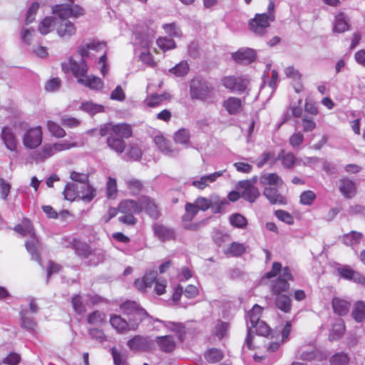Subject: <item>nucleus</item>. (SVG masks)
Masks as SVG:
<instances>
[{
  "instance_id": "1a4fd4ad",
  "label": "nucleus",
  "mask_w": 365,
  "mask_h": 365,
  "mask_svg": "<svg viewBox=\"0 0 365 365\" xmlns=\"http://www.w3.org/2000/svg\"><path fill=\"white\" fill-rule=\"evenodd\" d=\"M138 202H139L141 208V212L145 211L149 217L153 219H158L160 217L161 213L159 206L154 199L148 196L143 195L138 200Z\"/></svg>"
},
{
  "instance_id": "f3484780",
  "label": "nucleus",
  "mask_w": 365,
  "mask_h": 365,
  "mask_svg": "<svg viewBox=\"0 0 365 365\" xmlns=\"http://www.w3.org/2000/svg\"><path fill=\"white\" fill-rule=\"evenodd\" d=\"M225 171L226 170H219L210 175H203L199 180H193L192 185L198 190H203L207 187L210 183L215 182L218 178L222 176Z\"/></svg>"
},
{
  "instance_id": "37998d69",
  "label": "nucleus",
  "mask_w": 365,
  "mask_h": 365,
  "mask_svg": "<svg viewBox=\"0 0 365 365\" xmlns=\"http://www.w3.org/2000/svg\"><path fill=\"white\" fill-rule=\"evenodd\" d=\"M55 21L53 17L46 16L40 22L38 26V31L42 35L49 34L54 26Z\"/></svg>"
},
{
  "instance_id": "a211bd4d",
  "label": "nucleus",
  "mask_w": 365,
  "mask_h": 365,
  "mask_svg": "<svg viewBox=\"0 0 365 365\" xmlns=\"http://www.w3.org/2000/svg\"><path fill=\"white\" fill-rule=\"evenodd\" d=\"M274 160L281 162L284 168L287 170L292 169L294 166L299 164L300 160L298 159L292 152H286L282 150Z\"/></svg>"
},
{
  "instance_id": "a19ab883",
  "label": "nucleus",
  "mask_w": 365,
  "mask_h": 365,
  "mask_svg": "<svg viewBox=\"0 0 365 365\" xmlns=\"http://www.w3.org/2000/svg\"><path fill=\"white\" fill-rule=\"evenodd\" d=\"M173 140L177 144L180 145H190V134L187 129L180 128L177 130L173 135Z\"/></svg>"
},
{
  "instance_id": "0e129e2a",
  "label": "nucleus",
  "mask_w": 365,
  "mask_h": 365,
  "mask_svg": "<svg viewBox=\"0 0 365 365\" xmlns=\"http://www.w3.org/2000/svg\"><path fill=\"white\" fill-rule=\"evenodd\" d=\"M81 109L91 114H95L102 112L103 110V106L95 104L92 102H85L81 105Z\"/></svg>"
},
{
  "instance_id": "7ed1b4c3",
  "label": "nucleus",
  "mask_w": 365,
  "mask_h": 365,
  "mask_svg": "<svg viewBox=\"0 0 365 365\" xmlns=\"http://www.w3.org/2000/svg\"><path fill=\"white\" fill-rule=\"evenodd\" d=\"M138 200L125 199L119 202L120 216L118 221L127 226H135L138 223V218L135 214L141 213V210Z\"/></svg>"
},
{
  "instance_id": "0eeeda50",
  "label": "nucleus",
  "mask_w": 365,
  "mask_h": 365,
  "mask_svg": "<svg viewBox=\"0 0 365 365\" xmlns=\"http://www.w3.org/2000/svg\"><path fill=\"white\" fill-rule=\"evenodd\" d=\"M43 140L42 128L38 125L26 129L22 137V143L26 149L37 148Z\"/></svg>"
},
{
  "instance_id": "6e6d98bb",
  "label": "nucleus",
  "mask_w": 365,
  "mask_h": 365,
  "mask_svg": "<svg viewBox=\"0 0 365 365\" xmlns=\"http://www.w3.org/2000/svg\"><path fill=\"white\" fill-rule=\"evenodd\" d=\"M230 224L237 228L243 229L247 225V220L241 214L235 213L230 216Z\"/></svg>"
},
{
  "instance_id": "9b49d317",
  "label": "nucleus",
  "mask_w": 365,
  "mask_h": 365,
  "mask_svg": "<svg viewBox=\"0 0 365 365\" xmlns=\"http://www.w3.org/2000/svg\"><path fill=\"white\" fill-rule=\"evenodd\" d=\"M297 356L303 361L317 359L322 361L327 358V354L312 346H302L297 350Z\"/></svg>"
},
{
  "instance_id": "aec40b11",
  "label": "nucleus",
  "mask_w": 365,
  "mask_h": 365,
  "mask_svg": "<svg viewBox=\"0 0 365 365\" xmlns=\"http://www.w3.org/2000/svg\"><path fill=\"white\" fill-rule=\"evenodd\" d=\"M264 195L272 205H287V200L286 197L280 194L278 190L274 187H266L264 190Z\"/></svg>"
},
{
  "instance_id": "4468645a",
  "label": "nucleus",
  "mask_w": 365,
  "mask_h": 365,
  "mask_svg": "<svg viewBox=\"0 0 365 365\" xmlns=\"http://www.w3.org/2000/svg\"><path fill=\"white\" fill-rule=\"evenodd\" d=\"M339 190L343 197L346 199L353 198L357 193V187L356 182L344 177L339 180Z\"/></svg>"
},
{
  "instance_id": "13d9d810",
  "label": "nucleus",
  "mask_w": 365,
  "mask_h": 365,
  "mask_svg": "<svg viewBox=\"0 0 365 365\" xmlns=\"http://www.w3.org/2000/svg\"><path fill=\"white\" fill-rule=\"evenodd\" d=\"M56 153L53 146L52 144L44 145L39 152L36 155V158L40 160H44L45 159L53 155Z\"/></svg>"
},
{
  "instance_id": "338daca9",
  "label": "nucleus",
  "mask_w": 365,
  "mask_h": 365,
  "mask_svg": "<svg viewBox=\"0 0 365 365\" xmlns=\"http://www.w3.org/2000/svg\"><path fill=\"white\" fill-rule=\"evenodd\" d=\"M38 8L39 4L38 2H34L31 4L26 14V24H29L34 21Z\"/></svg>"
},
{
  "instance_id": "2eb2a0df",
  "label": "nucleus",
  "mask_w": 365,
  "mask_h": 365,
  "mask_svg": "<svg viewBox=\"0 0 365 365\" xmlns=\"http://www.w3.org/2000/svg\"><path fill=\"white\" fill-rule=\"evenodd\" d=\"M152 228L155 236L163 242L175 240V232L174 230L169 227L163 224L155 223L153 225Z\"/></svg>"
},
{
  "instance_id": "a878e982",
  "label": "nucleus",
  "mask_w": 365,
  "mask_h": 365,
  "mask_svg": "<svg viewBox=\"0 0 365 365\" xmlns=\"http://www.w3.org/2000/svg\"><path fill=\"white\" fill-rule=\"evenodd\" d=\"M337 272L344 279L352 281L359 284L362 275L350 268L347 265L341 266L337 268Z\"/></svg>"
},
{
  "instance_id": "f704fd0d",
  "label": "nucleus",
  "mask_w": 365,
  "mask_h": 365,
  "mask_svg": "<svg viewBox=\"0 0 365 365\" xmlns=\"http://www.w3.org/2000/svg\"><path fill=\"white\" fill-rule=\"evenodd\" d=\"M87 322L92 326H102L106 322V314L99 310H95L87 316Z\"/></svg>"
},
{
  "instance_id": "c756f323",
  "label": "nucleus",
  "mask_w": 365,
  "mask_h": 365,
  "mask_svg": "<svg viewBox=\"0 0 365 365\" xmlns=\"http://www.w3.org/2000/svg\"><path fill=\"white\" fill-rule=\"evenodd\" d=\"M149 317L148 312L140 307L133 316L128 317L129 324L131 326V331H136L139 324Z\"/></svg>"
},
{
  "instance_id": "4be33fe9",
  "label": "nucleus",
  "mask_w": 365,
  "mask_h": 365,
  "mask_svg": "<svg viewBox=\"0 0 365 365\" xmlns=\"http://www.w3.org/2000/svg\"><path fill=\"white\" fill-rule=\"evenodd\" d=\"M41 246V242L36 234L34 236H31L30 239L25 242L26 250L31 254L32 258L38 262L41 261V255L38 252Z\"/></svg>"
},
{
  "instance_id": "f257e3e1",
  "label": "nucleus",
  "mask_w": 365,
  "mask_h": 365,
  "mask_svg": "<svg viewBox=\"0 0 365 365\" xmlns=\"http://www.w3.org/2000/svg\"><path fill=\"white\" fill-rule=\"evenodd\" d=\"M101 136H108L106 139L107 146L118 154L123 153L126 148L124 139H128L133 135V127L127 123H107L99 128Z\"/></svg>"
},
{
  "instance_id": "c9c22d12",
  "label": "nucleus",
  "mask_w": 365,
  "mask_h": 365,
  "mask_svg": "<svg viewBox=\"0 0 365 365\" xmlns=\"http://www.w3.org/2000/svg\"><path fill=\"white\" fill-rule=\"evenodd\" d=\"M349 29V24L346 16L340 13L335 17L334 23V32L343 33Z\"/></svg>"
},
{
  "instance_id": "ea45409f",
  "label": "nucleus",
  "mask_w": 365,
  "mask_h": 365,
  "mask_svg": "<svg viewBox=\"0 0 365 365\" xmlns=\"http://www.w3.org/2000/svg\"><path fill=\"white\" fill-rule=\"evenodd\" d=\"M125 185L131 195H138L143 190V183L138 179L130 178L125 180Z\"/></svg>"
},
{
  "instance_id": "c85d7f7f",
  "label": "nucleus",
  "mask_w": 365,
  "mask_h": 365,
  "mask_svg": "<svg viewBox=\"0 0 365 365\" xmlns=\"http://www.w3.org/2000/svg\"><path fill=\"white\" fill-rule=\"evenodd\" d=\"M78 82L95 91H99L103 87V81L95 76H87L86 74L83 78L78 79Z\"/></svg>"
},
{
  "instance_id": "49530a36",
  "label": "nucleus",
  "mask_w": 365,
  "mask_h": 365,
  "mask_svg": "<svg viewBox=\"0 0 365 365\" xmlns=\"http://www.w3.org/2000/svg\"><path fill=\"white\" fill-rule=\"evenodd\" d=\"M47 128L51 135L57 138H61L66 136V133L63 128H61L58 123L52 120H48Z\"/></svg>"
},
{
  "instance_id": "473e14b6",
  "label": "nucleus",
  "mask_w": 365,
  "mask_h": 365,
  "mask_svg": "<svg viewBox=\"0 0 365 365\" xmlns=\"http://www.w3.org/2000/svg\"><path fill=\"white\" fill-rule=\"evenodd\" d=\"M331 304L334 313L340 316L346 315L350 308L349 302L338 297L333 298Z\"/></svg>"
},
{
  "instance_id": "ddd939ff",
  "label": "nucleus",
  "mask_w": 365,
  "mask_h": 365,
  "mask_svg": "<svg viewBox=\"0 0 365 365\" xmlns=\"http://www.w3.org/2000/svg\"><path fill=\"white\" fill-rule=\"evenodd\" d=\"M222 83L227 89L236 91L237 92H242L247 88L249 84V81L247 79L236 78L235 76H225L222 79Z\"/></svg>"
},
{
  "instance_id": "5fc2aeb1",
  "label": "nucleus",
  "mask_w": 365,
  "mask_h": 365,
  "mask_svg": "<svg viewBox=\"0 0 365 365\" xmlns=\"http://www.w3.org/2000/svg\"><path fill=\"white\" fill-rule=\"evenodd\" d=\"M118 195L117 181L109 177L106 183V196L108 199H115Z\"/></svg>"
},
{
  "instance_id": "e433bc0d",
  "label": "nucleus",
  "mask_w": 365,
  "mask_h": 365,
  "mask_svg": "<svg viewBox=\"0 0 365 365\" xmlns=\"http://www.w3.org/2000/svg\"><path fill=\"white\" fill-rule=\"evenodd\" d=\"M254 332L259 336H267L271 332V329L264 321H261L257 318L256 322H255L252 319V334Z\"/></svg>"
},
{
  "instance_id": "680f3d73",
  "label": "nucleus",
  "mask_w": 365,
  "mask_h": 365,
  "mask_svg": "<svg viewBox=\"0 0 365 365\" xmlns=\"http://www.w3.org/2000/svg\"><path fill=\"white\" fill-rule=\"evenodd\" d=\"M157 44L163 51L175 48V42L174 40L167 37H159L157 39Z\"/></svg>"
},
{
  "instance_id": "72a5a7b5",
  "label": "nucleus",
  "mask_w": 365,
  "mask_h": 365,
  "mask_svg": "<svg viewBox=\"0 0 365 365\" xmlns=\"http://www.w3.org/2000/svg\"><path fill=\"white\" fill-rule=\"evenodd\" d=\"M106 46V45L104 43H100L93 41L85 46H80L78 48V53L82 58H85L88 56L90 50L100 51L105 50Z\"/></svg>"
},
{
  "instance_id": "6ab92c4d",
  "label": "nucleus",
  "mask_w": 365,
  "mask_h": 365,
  "mask_svg": "<svg viewBox=\"0 0 365 365\" xmlns=\"http://www.w3.org/2000/svg\"><path fill=\"white\" fill-rule=\"evenodd\" d=\"M111 327L118 333L125 334L131 331V326L129 322L118 314H111L109 319Z\"/></svg>"
},
{
  "instance_id": "3c124183",
  "label": "nucleus",
  "mask_w": 365,
  "mask_h": 365,
  "mask_svg": "<svg viewBox=\"0 0 365 365\" xmlns=\"http://www.w3.org/2000/svg\"><path fill=\"white\" fill-rule=\"evenodd\" d=\"M141 307L134 301H126L120 305V308L123 313L128 317L133 316L136 311Z\"/></svg>"
},
{
  "instance_id": "39448f33",
  "label": "nucleus",
  "mask_w": 365,
  "mask_h": 365,
  "mask_svg": "<svg viewBox=\"0 0 365 365\" xmlns=\"http://www.w3.org/2000/svg\"><path fill=\"white\" fill-rule=\"evenodd\" d=\"M274 4L270 1L267 6V13L257 14L252 19V32L262 35L266 29L270 26V23L275 19Z\"/></svg>"
},
{
  "instance_id": "e2e57ef3",
  "label": "nucleus",
  "mask_w": 365,
  "mask_h": 365,
  "mask_svg": "<svg viewBox=\"0 0 365 365\" xmlns=\"http://www.w3.org/2000/svg\"><path fill=\"white\" fill-rule=\"evenodd\" d=\"M88 334L91 339L100 343L107 341V336L103 330L98 328H91L88 330Z\"/></svg>"
},
{
  "instance_id": "4d7b16f0",
  "label": "nucleus",
  "mask_w": 365,
  "mask_h": 365,
  "mask_svg": "<svg viewBox=\"0 0 365 365\" xmlns=\"http://www.w3.org/2000/svg\"><path fill=\"white\" fill-rule=\"evenodd\" d=\"M317 198L316 194L312 190H306L301 193L299 202L303 205H312Z\"/></svg>"
},
{
  "instance_id": "4c0bfd02",
  "label": "nucleus",
  "mask_w": 365,
  "mask_h": 365,
  "mask_svg": "<svg viewBox=\"0 0 365 365\" xmlns=\"http://www.w3.org/2000/svg\"><path fill=\"white\" fill-rule=\"evenodd\" d=\"M345 327L341 319H338L332 326V329L329 335L330 341L339 340L344 334Z\"/></svg>"
},
{
  "instance_id": "f8f14e48",
  "label": "nucleus",
  "mask_w": 365,
  "mask_h": 365,
  "mask_svg": "<svg viewBox=\"0 0 365 365\" xmlns=\"http://www.w3.org/2000/svg\"><path fill=\"white\" fill-rule=\"evenodd\" d=\"M128 348L135 351H148L152 349L153 343L147 336L135 335L128 342Z\"/></svg>"
},
{
  "instance_id": "c03bdc74",
  "label": "nucleus",
  "mask_w": 365,
  "mask_h": 365,
  "mask_svg": "<svg viewBox=\"0 0 365 365\" xmlns=\"http://www.w3.org/2000/svg\"><path fill=\"white\" fill-rule=\"evenodd\" d=\"M125 155L132 160H139L143 155V150L139 144L132 143L128 145Z\"/></svg>"
},
{
  "instance_id": "393cba45",
  "label": "nucleus",
  "mask_w": 365,
  "mask_h": 365,
  "mask_svg": "<svg viewBox=\"0 0 365 365\" xmlns=\"http://www.w3.org/2000/svg\"><path fill=\"white\" fill-rule=\"evenodd\" d=\"M70 68L73 75L77 79L83 78L88 73V65L85 60H82L80 63H78L72 58L69 59Z\"/></svg>"
},
{
  "instance_id": "412c9836",
  "label": "nucleus",
  "mask_w": 365,
  "mask_h": 365,
  "mask_svg": "<svg viewBox=\"0 0 365 365\" xmlns=\"http://www.w3.org/2000/svg\"><path fill=\"white\" fill-rule=\"evenodd\" d=\"M274 304L277 309L285 314L290 313L292 311V299L286 294L274 295Z\"/></svg>"
},
{
  "instance_id": "5701e85b",
  "label": "nucleus",
  "mask_w": 365,
  "mask_h": 365,
  "mask_svg": "<svg viewBox=\"0 0 365 365\" xmlns=\"http://www.w3.org/2000/svg\"><path fill=\"white\" fill-rule=\"evenodd\" d=\"M155 342L160 350L165 353L173 351L176 347V343L173 337L170 335L157 336Z\"/></svg>"
},
{
  "instance_id": "6e6552de",
  "label": "nucleus",
  "mask_w": 365,
  "mask_h": 365,
  "mask_svg": "<svg viewBox=\"0 0 365 365\" xmlns=\"http://www.w3.org/2000/svg\"><path fill=\"white\" fill-rule=\"evenodd\" d=\"M237 191L233 190L228 193L227 199L228 202H236L240 197L251 202V180H241L238 182L237 187Z\"/></svg>"
},
{
  "instance_id": "69168bd1",
  "label": "nucleus",
  "mask_w": 365,
  "mask_h": 365,
  "mask_svg": "<svg viewBox=\"0 0 365 365\" xmlns=\"http://www.w3.org/2000/svg\"><path fill=\"white\" fill-rule=\"evenodd\" d=\"M228 328V323L218 320L215 327L214 334L219 339H222L226 335Z\"/></svg>"
},
{
  "instance_id": "7c9ffc66",
  "label": "nucleus",
  "mask_w": 365,
  "mask_h": 365,
  "mask_svg": "<svg viewBox=\"0 0 365 365\" xmlns=\"http://www.w3.org/2000/svg\"><path fill=\"white\" fill-rule=\"evenodd\" d=\"M52 13L58 17L60 21L68 20L71 17L70 4H60L52 6Z\"/></svg>"
},
{
  "instance_id": "de8ad7c7",
  "label": "nucleus",
  "mask_w": 365,
  "mask_h": 365,
  "mask_svg": "<svg viewBox=\"0 0 365 365\" xmlns=\"http://www.w3.org/2000/svg\"><path fill=\"white\" fill-rule=\"evenodd\" d=\"M350 358L348 354L341 351L333 354L329 358L330 365H348Z\"/></svg>"
},
{
  "instance_id": "8fccbe9b",
  "label": "nucleus",
  "mask_w": 365,
  "mask_h": 365,
  "mask_svg": "<svg viewBox=\"0 0 365 365\" xmlns=\"http://www.w3.org/2000/svg\"><path fill=\"white\" fill-rule=\"evenodd\" d=\"M260 182L263 185H278L282 184L280 177L276 173L264 174L260 177Z\"/></svg>"
},
{
  "instance_id": "2f4dec72",
  "label": "nucleus",
  "mask_w": 365,
  "mask_h": 365,
  "mask_svg": "<svg viewBox=\"0 0 365 365\" xmlns=\"http://www.w3.org/2000/svg\"><path fill=\"white\" fill-rule=\"evenodd\" d=\"M363 237L364 235L361 232L352 230L343 235L341 240L346 246L354 247L357 245Z\"/></svg>"
},
{
  "instance_id": "bf43d9fd",
  "label": "nucleus",
  "mask_w": 365,
  "mask_h": 365,
  "mask_svg": "<svg viewBox=\"0 0 365 365\" xmlns=\"http://www.w3.org/2000/svg\"><path fill=\"white\" fill-rule=\"evenodd\" d=\"M189 69L188 63L186 61H182L170 69V72L176 76L182 77L188 73Z\"/></svg>"
},
{
  "instance_id": "dca6fc26",
  "label": "nucleus",
  "mask_w": 365,
  "mask_h": 365,
  "mask_svg": "<svg viewBox=\"0 0 365 365\" xmlns=\"http://www.w3.org/2000/svg\"><path fill=\"white\" fill-rule=\"evenodd\" d=\"M157 277L158 274L156 271H148L141 279H137L135 280L134 285L137 289L144 292L148 288L151 287L153 284L155 282Z\"/></svg>"
},
{
  "instance_id": "864d4df0",
  "label": "nucleus",
  "mask_w": 365,
  "mask_h": 365,
  "mask_svg": "<svg viewBox=\"0 0 365 365\" xmlns=\"http://www.w3.org/2000/svg\"><path fill=\"white\" fill-rule=\"evenodd\" d=\"M246 250V247L243 244L233 242H232L225 253L232 257H239L242 255Z\"/></svg>"
},
{
  "instance_id": "58836bf2",
  "label": "nucleus",
  "mask_w": 365,
  "mask_h": 365,
  "mask_svg": "<svg viewBox=\"0 0 365 365\" xmlns=\"http://www.w3.org/2000/svg\"><path fill=\"white\" fill-rule=\"evenodd\" d=\"M170 96L166 93H154L146 98L145 103L149 108H155L160 106L164 101L170 99Z\"/></svg>"
},
{
  "instance_id": "f03ea898",
  "label": "nucleus",
  "mask_w": 365,
  "mask_h": 365,
  "mask_svg": "<svg viewBox=\"0 0 365 365\" xmlns=\"http://www.w3.org/2000/svg\"><path fill=\"white\" fill-rule=\"evenodd\" d=\"M229 205L226 198L217 194H212L209 197L198 196L193 202H187L185 205V214L182 215L184 222H191L199 211L205 212L210 210L212 214L222 213Z\"/></svg>"
},
{
  "instance_id": "bb28decb",
  "label": "nucleus",
  "mask_w": 365,
  "mask_h": 365,
  "mask_svg": "<svg viewBox=\"0 0 365 365\" xmlns=\"http://www.w3.org/2000/svg\"><path fill=\"white\" fill-rule=\"evenodd\" d=\"M57 34L62 38H68L76 31L74 24L68 20L59 21L56 28Z\"/></svg>"
},
{
  "instance_id": "79ce46f5",
  "label": "nucleus",
  "mask_w": 365,
  "mask_h": 365,
  "mask_svg": "<svg viewBox=\"0 0 365 365\" xmlns=\"http://www.w3.org/2000/svg\"><path fill=\"white\" fill-rule=\"evenodd\" d=\"M352 316L354 320L357 322H362L365 320V302L363 301H358L355 303Z\"/></svg>"
},
{
  "instance_id": "cd10ccee",
  "label": "nucleus",
  "mask_w": 365,
  "mask_h": 365,
  "mask_svg": "<svg viewBox=\"0 0 365 365\" xmlns=\"http://www.w3.org/2000/svg\"><path fill=\"white\" fill-rule=\"evenodd\" d=\"M232 59L237 64H250L251 63V49L240 48L236 52L232 53Z\"/></svg>"
},
{
  "instance_id": "20e7f679",
  "label": "nucleus",
  "mask_w": 365,
  "mask_h": 365,
  "mask_svg": "<svg viewBox=\"0 0 365 365\" xmlns=\"http://www.w3.org/2000/svg\"><path fill=\"white\" fill-rule=\"evenodd\" d=\"M213 87L205 80L195 78L190 83V95L192 99L205 101L212 93Z\"/></svg>"
},
{
  "instance_id": "603ef678",
  "label": "nucleus",
  "mask_w": 365,
  "mask_h": 365,
  "mask_svg": "<svg viewBox=\"0 0 365 365\" xmlns=\"http://www.w3.org/2000/svg\"><path fill=\"white\" fill-rule=\"evenodd\" d=\"M154 142L157 147L164 153L170 154L172 149L170 147L168 140L163 135H158L154 138Z\"/></svg>"
},
{
  "instance_id": "774afa93",
  "label": "nucleus",
  "mask_w": 365,
  "mask_h": 365,
  "mask_svg": "<svg viewBox=\"0 0 365 365\" xmlns=\"http://www.w3.org/2000/svg\"><path fill=\"white\" fill-rule=\"evenodd\" d=\"M76 252L79 256L87 258L93 254V251L87 243H78L75 245Z\"/></svg>"
},
{
  "instance_id": "a18cd8bd",
  "label": "nucleus",
  "mask_w": 365,
  "mask_h": 365,
  "mask_svg": "<svg viewBox=\"0 0 365 365\" xmlns=\"http://www.w3.org/2000/svg\"><path fill=\"white\" fill-rule=\"evenodd\" d=\"M204 356L207 362L215 364L222 359L223 353L218 349L211 348L205 353Z\"/></svg>"
},
{
  "instance_id": "423d86ee",
  "label": "nucleus",
  "mask_w": 365,
  "mask_h": 365,
  "mask_svg": "<svg viewBox=\"0 0 365 365\" xmlns=\"http://www.w3.org/2000/svg\"><path fill=\"white\" fill-rule=\"evenodd\" d=\"M293 280L294 277L292 274L290 268L289 267H283L282 272L277 279L271 282L270 291L272 294L274 296L288 292L290 289L289 281Z\"/></svg>"
},
{
  "instance_id": "052dcab7",
  "label": "nucleus",
  "mask_w": 365,
  "mask_h": 365,
  "mask_svg": "<svg viewBox=\"0 0 365 365\" xmlns=\"http://www.w3.org/2000/svg\"><path fill=\"white\" fill-rule=\"evenodd\" d=\"M71 304L74 312L77 314H81L86 312V307L80 294H75L73 296L71 299Z\"/></svg>"
},
{
  "instance_id": "b1692460",
  "label": "nucleus",
  "mask_w": 365,
  "mask_h": 365,
  "mask_svg": "<svg viewBox=\"0 0 365 365\" xmlns=\"http://www.w3.org/2000/svg\"><path fill=\"white\" fill-rule=\"evenodd\" d=\"M13 230L22 237L34 236L36 234L32 222L27 217H24L21 222L15 225Z\"/></svg>"
},
{
  "instance_id": "9d476101",
  "label": "nucleus",
  "mask_w": 365,
  "mask_h": 365,
  "mask_svg": "<svg viewBox=\"0 0 365 365\" xmlns=\"http://www.w3.org/2000/svg\"><path fill=\"white\" fill-rule=\"evenodd\" d=\"M0 138L9 151L17 153L19 142L11 128L9 126H4L1 130Z\"/></svg>"
},
{
  "instance_id": "09e8293b",
  "label": "nucleus",
  "mask_w": 365,
  "mask_h": 365,
  "mask_svg": "<svg viewBox=\"0 0 365 365\" xmlns=\"http://www.w3.org/2000/svg\"><path fill=\"white\" fill-rule=\"evenodd\" d=\"M241 101L239 98L235 97H230L224 102L225 108L230 114H235L237 113L241 108Z\"/></svg>"
}]
</instances>
